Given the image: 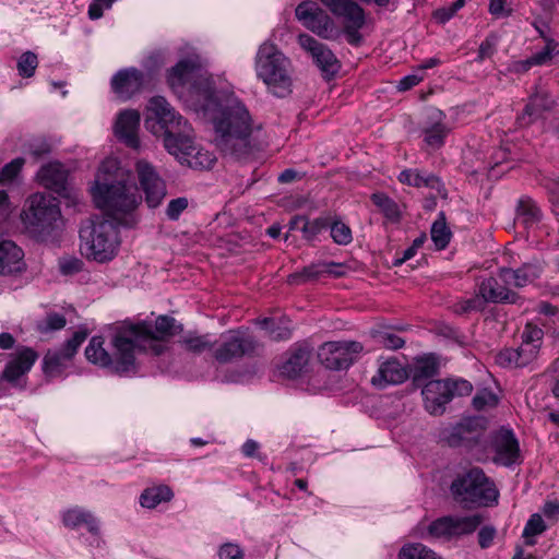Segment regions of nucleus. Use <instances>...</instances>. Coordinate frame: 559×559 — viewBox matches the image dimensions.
I'll return each mask as SVG.
<instances>
[{"label":"nucleus","mask_w":559,"mask_h":559,"mask_svg":"<svg viewBox=\"0 0 559 559\" xmlns=\"http://www.w3.org/2000/svg\"><path fill=\"white\" fill-rule=\"evenodd\" d=\"M174 120L175 112L165 97L154 96L148 100L145 126L155 135L164 138L165 147L170 154H175V136L170 129Z\"/></svg>","instance_id":"nucleus-10"},{"label":"nucleus","mask_w":559,"mask_h":559,"mask_svg":"<svg viewBox=\"0 0 559 559\" xmlns=\"http://www.w3.org/2000/svg\"><path fill=\"white\" fill-rule=\"evenodd\" d=\"M497 535V530L492 525H485L478 531V545L481 549L489 548Z\"/></svg>","instance_id":"nucleus-61"},{"label":"nucleus","mask_w":559,"mask_h":559,"mask_svg":"<svg viewBox=\"0 0 559 559\" xmlns=\"http://www.w3.org/2000/svg\"><path fill=\"white\" fill-rule=\"evenodd\" d=\"M24 163V158L16 157L5 164L0 171V185L4 186L7 183H11L21 173Z\"/></svg>","instance_id":"nucleus-53"},{"label":"nucleus","mask_w":559,"mask_h":559,"mask_svg":"<svg viewBox=\"0 0 559 559\" xmlns=\"http://www.w3.org/2000/svg\"><path fill=\"white\" fill-rule=\"evenodd\" d=\"M455 14H456V12L453 10V8L451 5H448V7L437 9L433 12V19L438 23L444 24L448 21H450Z\"/></svg>","instance_id":"nucleus-64"},{"label":"nucleus","mask_w":559,"mask_h":559,"mask_svg":"<svg viewBox=\"0 0 559 559\" xmlns=\"http://www.w3.org/2000/svg\"><path fill=\"white\" fill-rule=\"evenodd\" d=\"M174 493L170 487L159 485L146 488L140 496V503L143 508L153 509L160 502L170 501Z\"/></svg>","instance_id":"nucleus-35"},{"label":"nucleus","mask_w":559,"mask_h":559,"mask_svg":"<svg viewBox=\"0 0 559 559\" xmlns=\"http://www.w3.org/2000/svg\"><path fill=\"white\" fill-rule=\"evenodd\" d=\"M118 226L121 225L102 217L93 221L91 226L81 229L80 237L85 241L86 255L98 262L111 260L120 243Z\"/></svg>","instance_id":"nucleus-7"},{"label":"nucleus","mask_w":559,"mask_h":559,"mask_svg":"<svg viewBox=\"0 0 559 559\" xmlns=\"http://www.w3.org/2000/svg\"><path fill=\"white\" fill-rule=\"evenodd\" d=\"M68 170L59 162H51L40 167L37 173L38 182L61 197L71 195L68 187Z\"/></svg>","instance_id":"nucleus-23"},{"label":"nucleus","mask_w":559,"mask_h":559,"mask_svg":"<svg viewBox=\"0 0 559 559\" xmlns=\"http://www.w3.org/2000/svg\"><path fill=\"white\" fill-rule=\"evenodd\" d=\"M486 429L484 417H467L455 426L442 431V439L450 447H471L477 443Z\"/></svg>","instance_id":"nucleus-19"},{"label":"nucleus","mask_w":559,"mask_h":559,"mask_svg":"<svg viewBox=\"0 0 559 559\" xmlns=\"http://www.w3.org/2000/svg\"><path fill=\"white\" fill-rule=\"evenodd\" d=\"M219 559H243L245 554L239 545L226 543L218 549Z\"/></svg>","instance_id":"nucleus-60"},{"label":"nucleus","mask_w":559,"mask_h":559,"mask_svg":"<svg viewBox=\"0 0 559 559\" xmlns=\"http://www.w3.org/2000/svg\"><path fill=\"white\" fill-rule=\"evenodd\" d=\"M259 324L273 341H286L292 336V329L287 319L264 318L259 321Z\"/></svg>","instance_id":"nucleus-33"},{"label":"nucleus","mask_w":559,"mask_h":559,"mask_svg":"<svg viewBox=\"0 0 559 559\" xmlns=\"http://www.w3.org/2000/svg\"><path fill=\"white\" fill-rule=\"evenodd\" d=\"M87 330L80 329L75 331L71 338H69L60 349H49L43 359V371L48 378H56L62 374L67 369L73 357L75 356L79 347L87 337Z\"/></svg>","instance_id":"nucleus-15"},{"label":"nucleus","mask_w":559,"mask_h":559,"mask_svg":"<svg viewBox=\"0 0 559 559\" xmlns=\"http://www.w3.org/2000/svg\"><path fill=\"white\" fill-rule=\"evenodd\" d=\"M152 75L134 67L118 70L110 80V88L118 99L130 100L154 87Z\"/></svg>","instance_id":"nucleus-13"},{"label":"nucleus","mask_w":559,"mask_h":559,"mask_svg":"<svg viewBox=\"0 0 559 559\" xmlns=\"http://www.w3.org/2000/svg\"><path fill=\"white\" fill-rule=\"evenodd\" d=\"M38 358V354L32 347L20 346L16 352L11 355L7 362L1 380L15 384L20 378L26 374Z\"/></svg>","instance_id":"nucleus-21"},{"label":"nucleus","mask_w":559,"mask_h":559,"mask_svg":"<svg viewBox=\"0 0 559 559\" xmlns=\"http://www.w3.org/2000/svg\"><path fill=\"white\" fill-rule=\"evenodd\" d=\"M67 320L63 314L57 312L47 313L45 319L38 321L36 329L40 333H48L51 331H58L66 326Z\"/></svg>","instance_id":"nucleus-47"},{"label":"nucleus","mask_w":559,"mask_h":559,"mask_svg":"<svg viewBox=\"0 0 559 559\" xmlns=\"http://www.w3.org/2000/svg\"><path fill=\"white\" fill-rule=\"evenodd\" d=\"M543 272L538 262H526L518 269L500 267L499 278L503 284L515 288H523L537 280Z\"/></svg>","instance_id":"nucleus-25"},{"label":"nucleus","mask_w":559,"mask_h":559,"mask_svg":"<svg viewBox=\"0 0 559 559\" xmlns=\"http://www.w3.org/2000/svg\"><path fill=\"white\" fill-rule=\"evenodd\" d=\"M62 523L69 528H78L81 525H85L87 531L95 535H99V525L97 519L90 511L81 508H72L63 512Z\"/></svg>","instance_id":"nucleus-32"},{"label":"nucleus","mask_w":559,"mask_h":559,"mask_svg":"<svg viewBox=\"0 0 559 559\" xmlns=\"http://www.w3.org/2000/svg\"><path fill=\"white\" fill-rule=\"evenodd\" d=\"M331 224L330 216H320L313 221L306 218L305 224L301 226L300 231L306 240H313L323 230H326Z\"/></svg>","instance_id":"nucleus-43"},{"label":"nucleus","mask_w":559,"mask_h":559,"mask_svg":"<svg viewBox=\"0 0 559 559\" xmlns=\"http://www.w3.org/2000/svg\"><path fill=\"white\" fill-rule=\"evenodd\" d=\"M255 72L274 95L284 97L292 92V62L273 43L264 41L260 45L255 56Z\"/></svg>","instance_id":"nucleus-5"},{"label":"nucleus","mask_w":559,"mask_h":559,"mask_svg":"<svg viewBox=\"0 0 559 559\" xmlns=\"http://www.w3.org/2000/svg\"><path fill=\"white\" fill-rule=\"evenodd\" d=\"M518 217L525 226H531L542 219V211L530 197H522L516 207Z\"/></svg>","instance_id":"nucleus-37"},{"label":"nucleus","mask_w":559,"mask_h":559,"mask_svg":"<svg viewBox=\"0 0 559 559\" xmlns=\"http://www.w3.org/2000/svg\"><path fill=\"white\" fill-rule=\"evenodd\" d=\"M138 178L145 193V201L150 207L158 206L166 195V186L155 168L145 160H139L135 166Z\"/></svg>","instance_id":"nucleus-20"},{"label":"nucleus","mask_w":559,"mask_h":559,"mask_svg":"<svg viewBox=\"0 0 559 559\" xmlns=\"http://www.w3.org/2000/svg\"><path fill=\"white\" fill-rule=\"evenodd\" d=\"M310 356L311 349L309 347L302 345L293 347L281 368V373L289 379L300 377L307 370Z\"/></svg>","instance_id":"nucleus-31"},{"label":"nucleus","mask_w":559,"mask_h":559,"mask_svg":"<svg viewBox=\"0 0 559 559\" xmlns=\"http://www.w3.org/2000/svg\"><path fill=\"white\" fill-rule=\"evenodd\" d=\"M298 44L310 53L324 79L330 80L337 74L341 69V62L326 45L318 41L309 34H300L298 36Z\"/></svg>","instance_id":"nucleus-18"},{"label":"nucleus","mask_w":559,"mask_h":559,"mask_svg":"<svg viewBox=\"0 0 559 559\" xmlns=\"http://www.w3.org/2000/svg\"><path fill=\"white\" fill-rule=\"evenodd\" d=\"M516 355L519 356V362L521 368H526L532 366L539 357L540 350L536 346L526 345L521 343V345L515 348Z\"/></svg>","instance_id":"nucleus-55"},{"label":"nucleus","mask_w":559,"mask_h":559,"mask_svg":"<svg viewBox=\"0 0 559 559\" xmlns=\"http://www.w3.org/2000/svg\"><path fill=\"white\" fill-rule=\"evenodd\" d=\"M259 342L242 329L229 330L221 337V344L214 350V357L219 364L251 356L257 352Z\"/></svg>","instance_id":"nucleus-12"},{"label":"nucleus","mask_w":559,"mask_h":559,"mask_svg":"<svg viewBox=\"0 0 559 559\" xmlns=\"http://www.w3.org/2000/svg\"><path fill=\"white\" fill-rule=\"evenodd\" d=\"M444 119L445 116L441 110L432 108L421 129L424 142L433 150L443 146L444 140L450 133V128L445 124Z\"/></svg>","instance_id":"nucleus-26"},{"label":"nucleus","mask_w":559,"mask_h":559,"mask_svg":"<svg viewBox=\"0 0 559 559\" xmlns=\"http://www.w3.org/2000/svg\"><path fill=\"white\" fill-rule=\"evenodd\" d=\"M177 343H180L187 350L195 354L203 353L213 346L206 335L199 336L189 334L177 340Z\"/></svg>","instance_id":"nucleus-46"},{"label":"nucleus","mask_w":559,"mask_h":559,"mask_svg":"<svg viewBox=\"0 0 559 559\" xmlns=\"http://www.w3.org/2000/svg\"><path fill=\"white\" fill-rule=\"evenodd\" d=\"M372 203L379 207L390 222H399L400 210L397 203L385 193L376 192L371 195Z\"/></svg>","instance_id":"nucleus-40"},{"label":"nucleus","mask_w":559,"mask_h":559,"mask_svg":"<svg viewBox=\"0 0 559 559\" xmlns=\"http://www.w3.org/2000/svg\"><path fill=\"white\" fill-rule=\"evenodd\" d=\"M480 514L451 515L452 538L474 533L483 523Z\"/></svg>","instance_id":"nucleus-34"},{"label":"nucleus","mask_w":559,"mask_h":559,"mask_svg":"<svg viewBox=\"0 0 559 559\" xmlns=\"http://www.w3.org/2000/svg\"><path fill=\"white\" fill-rule=\"evenodd\" d=\"M431 239L438 250H443L450 242L452 233L447 226L445 214L440 212L430 230Z\"/></svg>","instance_id":"nucleus-38"},{"label":"nucleus","mask_w":559,"mask_h":559,"mask_svg":"<svg viewBox=\"0 0 559 559\" xmlns=\"http://www.w3.org/2000/svg\"><path fill=\"white\" fill-rule=\"evenodd\" d=\"M374 342L386 349H400L405 345L404 338L395 334L390 329H378L371 331Z\"/></svg>","instance_id":"nucleus-41"},{"label":"nucleus","mask_w":559,"mask_h":559,"mask_svg":"<svg viewBox=\"0 0 559 559\" xmlns=\"http://www.w3.org/2000/svg\"><path fill=\"white\" fill-rule=\"evenodd\" d=\"M450 493L463 509L491 507L499 497L493 480L477 466L457 473L450 485Z\"/></svg>","instance_id":"nucleus-4"},{"label":"nucleus","mask_w":559,"mask_h":559,"mask_svg":"<svg viewBox=\"0 0 559 559\" xmlns=\"http://www.w3.org/2000/svg\"><path fill=\"white\" fill-rule=\"evenodd\" d=\"M321 2L336 16L344 19V35L346 41L354 47L362 43L359 31L365 26L366 17L361 7L352 0H321Z\"/></svg>","instance_id":"nucleus-11"},{"label":"nucleus","mask_w":559,"mask_h":559,"mask_svg":"<svg viewBox=\"0 0 559 559\" xmlns=\"http://www.w3.org/2000/svg\"><path fill=\"white\" fill-rule=\"evenodd\" d=\"M408 377L406 368L396 358H390L380 362L377 373L371 378V383L379 389H384L390 384H400Z\"/></svg>","instance_id":"nucleus-28"},{"label":"nucleus","mask_w":559,"mask_h":559,"mask_svg":"<svg viewBox=\"0 0 559 559\" xmlns=\"http://www.w3.org/2000/svg\"><path fill=\"white\" fill-rule=\"evenodd\" d=\"M117 169L115 159L104 162L96 174L91 192L95 205L104 212V217L117 222L122 227L132 228L138 218L134 211L141 203L136 186L124 179H110L111 170Z\"/></svg>","instance_id":"nucleus-3"},{"label":"nucleus","mask_w":559,"mask_h":559,"mask_svg":"<svg viewBox=\"0 0 559 559\" xmlns=\"http://www.w3.org/2000/svg\"><path fill=\"white\" fill-rule=\"evenodd\" d=\"M399 559H441L435 551L420 543L404 545L400 552Z\"/></svg>","instance_id":"nucleus-42"},{"label":"nucleus","mask_w":559,"mask_h":559,"mask_svg":"<svg viewBox=\"0 0 559 559\" xmlns=\"http://www.w3.org/2000/svg\"><path fill=\"white\" fill-rule=\"evenodd\" d=\"M546 530L547 525L542 515L538 513L532 514L523 530V537L526 538V545L534 546L536 542L530 538L543 534Z\"/></svg>","instance_id":"nucleus-44"},{"label":"nucleus","mask_w":559,"mask_h":559,"mask_svg":"<svg viewBox=\"0 0 559 559\" xmlns=\"http://www.w3.org/2000/svg\"><path fill=\"white\" fill-rule=\"evenodd\" d=\"M331 237L337 245L346 246L353 240L352 230L348 225L340 219H333L331 217V224L329 226Z\"/></svg>","instance_id":"nucleus-45"},{"label":"nucleus","mask_w":559,"mask_h":559,"mask_svg":"<svg viewBox=\"0 0 559 559\" xmlns=\"http://www.w3.org/2000/svg\"><path fill=\"white\" fill-rule=\"evenodd\" d=\"M496 364L503 369L521 368L519 356L513 347H506L499 350L495 356Z\"/></svg>","instance_id":"nucleus-52"},{"label":"nucleus","mask_w":559,"mask_h":559,"mask_svg":"<svg viewBox=\"0 0 559 559\" xmlns=\"http://www.w3.org/2000/svg\"><path fill=\"white\" fill-rule=\"evenodd\" d=\"M523 344L536 346L540 350L544 340V331L533 322H527L521 334Z\"/></svg>","instance_id":"nucleus-48"},{"label":"nucleus","mask_w":559,"mask_h":559,"mask_svg":"<svg viewBox=\"0 0 559 559\" xmlns=\"http://www.w3.org/2000/svg\"><path fill=\"white\" fill-rule=\"evenodd\" d=\"M555 102L545 91L537 90L528 97L521 115L516 117L519 127H528L538 119L543 118L544 112L549 111Z\"/></svg>","instance_id":"nucleus-27"},{"label":"nucleus","mask_w":559,"mask_h":559,"mask_svg":"<svg viewBox=\"0 0 559 559\" xmlns=\"http://www.w3.org/2000/svg\"><path fill=\"white\" fill-rule=\"evenodd\" d=\"M399 180L407 186L420 188L427 187L433 189L442 198L447 197V189L439 177L428 174L420 173L416 169H405L400 173Z\"/></svg>","instance_id":"nucleus-30"},{"label":"nucleus","mask_w":559,"mask_h":559,"mask_svg":"<svg viewBox=\"0 0 559 559\" xmlns=\"http://www.w3.org/2000/svg\"><path fill=\"white\" fill-rule=\"evenodd\" d=\"M437 371L438 366L436 361L430 357H424L416 359L408 374L412 377L413 383L416 386H420L424 381L432 378Z\"/></svg>","instance_id":"nucleus-36"},{"label":"nucleus","mask_w":559,"mask_h":559,"mask_svg":"<svg viewBox=\"0 0 559 559\" xmlns=\"http://www.w3.org/2000/svg\"><path fill=\"white\" fill-rule=\"evenodd\" d=\"M84 262L75 257H66L59 260V270L62 275H74L83 270Z\"/></svg>","instance_id":"nucleus-57"},{"label":"nucleus","mask_w":559,"mask_h":559,"mask_svg":"<svg viewBox=\"0 0 559 559\" xmlns=\"http://www.w3.org/2000/svg\"><path fill=\"white\" fill-rule=\"evenodd\" d=\"M472 404H473L475 409L481 411L486 406H493V405H496L497 404V397H496V395L491 391H489L487 389H484V390L478 391L475 394V396L472 400Z\"/></svg>","instance_id":"nucleus-59"},{"label":"nucleus","mask_w":559,"mask_h":559,"mask_svg":"<svg viewBox=\"0 0 559 559\" xmlns=\"http://www.w3.org/2000/svg\"><path fill=\"white\" fill-rule=\"evenodd\" d=\"M559 44L555 40H547L545 47L532 56L535 66H544L551 61L555 53H559Z\"/></svg>","instance_id":"nucleus-56"},{"label":"nucleus","mask_w":559,"mask_h":559,"mask_svg":"<svg viewBox=\"0 0 559 559\" xmlns=\"http://www.w3.org/2000/svg\"><path fill=\"white\" fill-rule=\"evenodd\" d=\"M478 293L483 296L486 304H510L515 305L519 304L522 299L521 296L514 292L510 285L503 284L499 278V273L497 277H487L484 278L478 285Z\"/></svg>","instance_id":"nucleus-22"},{"label":"nucleus","mask_w":559,"mask_h":559,"mask_svg":"<svg viewBox=\"0 0 559 559\" xmlns=\"http://www.w3.org/2000/svg\"><path fill=\"white\" fill-rule=\"evenodd\" d=\"M20 216L25 230L36 240L44 241L52 235L61 218L59 201L49 193H33L26 199Z\"/></svg>","instance_id":"nucleus-6"},{"label":"nucleus","mask_w":559,"mask_h":559,"mask_svg":"<svg viewBox=\"0 0 559 559\" xmlns=\"http://www.w3.org/2000/svg\"><path fill=\"white\" fill-rule=\"evenodd\" d=\"M23 250L12 240L0 236V274L11 275L23 271Z\"/></svg>","instance_id":"nucleus-29"},{"label":"nucleus","mask_w":559,"mask_h":559,"mask_svg":"<svg viewBox=\"0 0 559 559\" xmlns=\"http://www.w3.org/2000/svg\"><path fill=\"white\" fill-rule=\"evenodd\" d=\"M472 391V383L464 379L429 380L424 384L421 395L426 411L433 416H440L454 396H466Z\"/></svg>","instance_id":"nucleus-8"},{"label":"nucleus","mask_w":559,"mask_h":559,"mask_svg":"<svg viewBox=\"0 0 559 559\" xmlns=\"http://www.w3.org/2000/svg\"><path fill=\"white\" fill-rule=\"evenodd\" d=\"M173 328L174 319L169 316H159L154 322L124 321L112 329L111 353L105 349L103 336H93L85 348V357L90 362L116 374H135L139 371L136 355L142 352H150L154 356L163 355L168 349Z\"/></svg>","instance_id":"nucleus-2"},{"label":"nucleus","mask_w":559,"mask_h":559,"mask_svg":"<svg viewBox=\"0 0 559 559\" xmlns=\"http://www.w3.org/2000/svg\"><path fill=\"white\" fill-rule=\"evenodd\" d=\"M486 302L483 298V296L477 293V295L467 298L462 299L454 304L453 310L457 314H464L472 311H481L485 309Z\"/></svg>","instance_id":"nucleus-50"},{"label":"nucleus","mask_w":559,"mask_h":559,"mask_svg":"<svg viewBox=\"0 0 559 559\" xmlns=\"http://www.w3.org/2000/svg\"><path fill=\"white\" fill-rule=\"evenodd\" d=\"M488 12L496 19H503L511 16L513 10L509 0H489Z\"/></svg>","instance_id":"nucleus-58"},{"label":"nucleus","mask_w":559,"mask_h":559,"mask_svg":"<svg viewBox=\"0 0 559 559\" xmlns=\"http://www.w3.org/2000/svg\"><path fill=\"white\" fill-rule=\"evenodd\" d=\"M11 213V204L9 195L5 191L0 190V224L5 222Z\"/></svg>","instance_id":"nucleus-63"},{"label":"nucleus","mask_w":559,"mask_h":559,"mask_svg":"<svg viewBox=\"0 0 559 559\" xmlns=\"http://www.w3.org/2000/svg\"><path fill=\"white\" fill-rule=\"evenodd\" d=\"M167 57L166 53L162 50H157L152 52L144 61V73H150L152 75V82L155 84V75L156 73L164 67L166 63Z\"/></svg>","instance_id":"nucleus-54"},{"label":"nucleus","mask_w":559,"mask_h":559,"mask_svg":"<svg viewBox=\"0 0 559 559\" xmlns=\"http://www.w3.org/2000/svg\"><path fill=\"white\" fill-rule=\"evenodd\" d=\"M364 350L357 341H337L324 343L318 353L321 362L331 370H343L352 366Z\"/></svg>","instance_id":"nucleus-14"},{"label":"nucleus","mask_w":559,"mask_h":559,"mask_svg":"<svg viewBox=\"0 0 559 559\" xmlns=\"http://www.w3.org/2000/svg\"><path fill=\"white\" fill-rule=\"evenodd\" d=\"M296 17L309 31L324 39H333L336 31L333 20L318 3L304 1L295 10Z\"/></svg>","instance_id":"nucleus-17"},{"label":"nucleus","mask_w":559,"mask_h":559,"mask_svg":"<svg viewBox=\"0 0 559 559\" xmlns=\"http://www.w3.org/2000/svg\"><path fill=\"white\" fill-rule=\"evenodd\" d=\"M492 462L503 467H513L523 462L519 440L512 429L501 427L491 435Z\"/></svg>","instance_id":"nucleus-16"},{"label":"nucleus","mask_w":559,"mask_h":559,"mask_svg":"<svg viewBox=\"0 0 559 559\" xmlns=\"http://www.w3.org/2000/svg\"><path fill=\"white\" fill-rule=\"evenodd\" d=\"M140 120L141 116L138 110L124 109L118 115L115 123V135L119 141L131 148H138L140 146L138 136Z\"/></svg>","instance_id":"nucleus-24"},{"label":"nucleus","mask_w":559,"mask_h":559,"mask_svg":"<svg viewBox=\"0 0 559 559\" xmlns=\"http://www.w3.org/2000/svg\"><path fill=\"white\" fill-rule=\"evenodd\" d=\"M322 273L324 275H332L334 277H342L346 274L348 267L343 263L337 262H321Z\"/></svg>","instance_id":"nucleus-62"},{"label":"nucleus","mask_w":559,"mask_h":559,"mask_svg":"<svg viewBox=\"0 0 559 559\" xmlns=\"http://www.w3.org/2000/svg\"><path fill=\"white\" fill-rule=\"evenodd\" d=\"M178 93L189 109L211 121L213 142L225 156L245 160L253 154V121L248 108L234 92L215 91L211 74L194 51L177 61Z\"/></svg>","instance_id":"nucleus-1"},{"label":"nucleus","mask_w":559,"mask_h":559,"mask_svg":"<svg viewBox=\"0 0 559 559\" xmlns=\"http://www.w3.org/2000/svg\"><path fill=\"white\" fill-rule=\"evenodd\" d=\"M193 131L187 120L177 114V162L197 170L210 169L216 162L215 155L194 143Z\"/></svg>","instance_id":"nucleus-9"},{"label":"nucleus","mask_w":559,"mask_h":559,"mask_svg":"<svg viewBox=\"0 0 559 559\" xmlns=\"http://www.w3.org/2000/svg\"><path fill=\"white\" fill-rule=\"evenodd\" d=\"M38 66L37 56L33 51H25L17 60V72L22 78H32Z\"/></svg>","instance_id":"nucleus-51"},{"label":"nucleus","mask_w":559,"mask_h":559,"mask_svg":"<svg viewBox=\"0 0 559 559\" xmlns=\"http://www.w3.org/2000/svg\"><path fill=\"white\" fill-rule=\"evenodd\" d=\"M323 277L322 263H311L301 271L295 272L287 277V282L292 285H301L308 282H316Z\"/></svg>","instance_id":"nucleus-39"},{"label":"nucleus","mask_w":559,"mask_h":559,"mask_svg":"<svg viewBox=\"0 0 559 559\" xmlns=\"http://www.w3.org/2000/svg\"><path fill=\"white\" fill-rule=\"evenodd\" d=\"M428 533L436 538H452L451 515L441 516L428 526Z\"/></svg>","instance_id":"nucleus-49"}]
</instances>
